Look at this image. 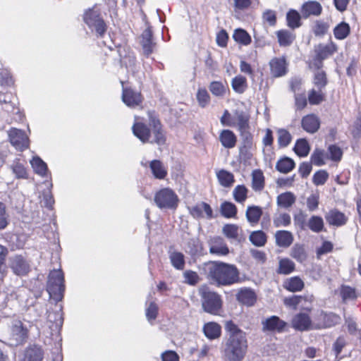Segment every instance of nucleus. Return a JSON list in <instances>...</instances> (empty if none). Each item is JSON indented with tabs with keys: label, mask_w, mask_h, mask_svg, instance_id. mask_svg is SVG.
Returning a JSON list of instances; mask_svg holds the SVG:
<instances>
[{
	"label": "nucleus",
	"mask_w": 361,
	"mask_h": 361,
	"mask_svg": "<svg viewBox=\"0 0 361 361\" xmlns=\"http://www.w3.org/2000/svg\"><path fill=\"white\" fill-rule=\"evenodd\" d=\"M228 338L222 347V357L225 361H242L247 350L246 334L232 321L225 324Z\"/></svg>",
	"instance_id": "1"
},
{
	"label": "nucleus",
	"mask_w": 361,
	"mask_h": 361,
	"mask_svg": "<svg viewBox=\"0 0 361 361\" xmlns=\"http://www.w3.org/2000/svg\"><path fill=\"white\" fill-rule=\"evenodd\" d=\"M204 271L208 280L216 286H228L240 281L239 271L233 264L211 261L206 263Z\"/></svg>",
	"instance_id": "2"
},
{
	"label": "nucleus",
	"mask_w": 361,
	"mask_h": 361,
	"mask_svg": "<svg viewBox=\"0 0 361 361\" xmlns=\"http://www.w3.org/2000/svg\"><path fill=\"white\" fill-rule=\"evenodd\" d=\"M149 126L152 128V133L151 130L145 123L137 122L132 127L133 133L143 143L148 142L159 145H164L166 137L160 121L154 117H151Z\"/></svg>",
	"instance_id": "3"
},
{
	"label": "nucleus",
	"mask_w": 361,
	"mask_h": 361,
	"mask_svg": "<svg viewBox=\"0 0 361 361\" xmlns=\"http://www.w3.org/2000/svg\"><path fill=\"white\" fill-rule=\"evenodd\" d=\"M199 294L204 311L213 315L219 314L223 303L221 295L211 290L207 286H202L200 288Z\"/></svg>",
	"instance_id": "4"
},
{
	"label": "nucleus",
	"mask_w": 361,
	"mask_h": 361,
	"mask_svg": "<svg viewBox=\"0 0 361 361\" xmlns=\"http://www.w3.org/2000/svg\"><path fill=\"white\" fill-rule=\"evenodd\" d=\"M47 291L51 298L60 301L63 297L65 291L64 276L61 269L51 271L48 276Z\"/></svg>",
	"instance_id": "5"
},
{
	"label": "nucleus",
	"mask_w": 361,
	"mask_h": 361,
	"mask_svg": "<svg viewBox=\"0 0 361 361\" xmlns=\"http://www.w3.org/2000/svg\"><path fill=\"white\" fill-rule=\"evenodd\" d=\"M85 23L92 30H94L98 37H102L106 31V25L98 10L94 8L86 10L83 14Z\"/></svg>",
	"instance_id": "6"
},
{
	"label": "nucleus",
	"mask_w": 361,
	"mask_h": 361,
	"mask_svg": "<svg viewBox=\"0 0 361 361\" xmlns=\"http://www.w3.org/2000/svg\"><path fill=\"white\" fill-rule=\"evenodd\" d=\"M8 267L18 276H27L31 271L30 261L23 255H13L8 259Z\"/></svg>",
	"instance_id": "7"
},
{
	"label": "nucleus",
	"mask_w": 361,
	"mask_h": 361,
	"mask_svg": "<svg viewBox=\"0 0 361 361\" xmlns=\"http://www.w3.org/2000/svg\"><path fill=\"white\" fill-rule=\"evenodd\" d=\"M154 200L160 209H174L178 203L177 195L170 188H164L158 191Z\"/></svg>",
	"instance_id": "8"
},
{
	"label": "nucleus",
	"mask_w": 361,
	"mask_h": 361,
	"mask_svg": "<svg viewBox=\"0 0 361 361\" xmlns=\"http://www.w3.org/2000/svg\"><path fill=\"white\" fill-rule=\"evenodd\" d=\"M28 326L20 320L13 322L8 340L11 345H18L24 343L28 337Z\"/></svg>",
	"instance_id": "9"
},
{
	"label": "nucleus",
	"mask_w": 361,
	"mask_h": 361,
	"mask_svg": "<svg viewBox=\"0 0 361 361\" xmlns=\"http://www.w3.org/2000/svg\"><path fill=\"white\" fill-rule=\"evenodd\" d=\"M336 51L337 46L333 42H330L327 44H318L314 48L315 56L312 63V67L315 69L322 68L323 61L331 56Z\"/></svg>",
	"instance_id": "10"
},
{
	"label": "nucleus",
	"mask_w": 361,
	"mask_h": 361,
	"mask_svg": "<svg viewBox=\"0 0 361 361\" xmlns=\"http://www.w3.org/2000/svg\"><path fill=\"white\" fill-rule=\"evenodd\" d=\"M8 137L11 145L20 151H23L29 146L28 137L21 130L16 128L11 129L8 132Z\"/></svg>",
	"instance_id": "11"
},
{
	"label": "nucleus",
	"mask_w": 361,
	"mask_h": 361,
	"mask_svg": "<svg viewBox=\"0 0 361 361\" xmlns=\"http://www.w3.org/2000/svg\"><path fill=\"white\" fill-rule=\"evenodd\" d=\"M209 252L211 255L217 257L226 256L229 253V248L224 240L219 236L211 237L207 241Z\"/></svg>",
	"instance_id": "12"
},
{
	"label": "nucleus",
	"mask_w": 361,
	"mask_h": 361,
	"mask_svg": "<svg viewBox=\"0 0 361 361\" xmlns=\"http://www.w3.org/2000/svg\"><path fill=\"white\" fill-rule=\"evenodd\" d=\"M317 320L314 328L320 329L331 327L339 323L340 317L334 313H326L323 311L319 312L317 315Z\"/></svg>",
	"instance_id": "13"
},
{
	"label": "nucleus",
	"mask_w": 361,
	"mask_h": 361,
	"mask_svg": "<svg viewBox=\"0 0 361 361\" xmlns=\"http://www.w3.org/2000/svg\"><path fill=\"white\" fill-rule=\"evenodd\" d=\"M122 100L128 106L135 108L142 104V97L137 91L123 87Z\"/></svg>",
	"instance_id": "14"
},
{
	"label": "nucleus",
	"mask_w": 361,
	"mask_h": 361,
	"mask_svg": "<svg viewBox=\"0 0 361 361\" xmlns=\"http://www.w3.org/2000/svg\"><path fill=\"white\" fill-rule=\"evenodd\" d=\"M314 324L315 322H312L309 315L305 313L297 314L292 320L293 327L301 331L315 329L314 328Z\"/></svg>",
	"instance_id": "15"
},
{
	"label": "nucleus",
	"mask_w": 361,
	"mask_h": 361,
	"mask_svg": "<svg viewBox=\"0 0 361 361\" xmlns=\"http://www.w3.org/2000/svg\"><path fill=\"white\" fill-rule=\"evenodd\" d=\"M140 44L142 52L146 56H149L156 47V43L152 38V32L150 27H147L140 36Z\"/></svg>",
	"instance_id": "16"
},
{
	"label": "nucleus",
	"mask_w": 361,
	"mask_h": 361,
	"mask_svg": "<svg viewBox=\"0 0 361 361\" xmlns=\"http://www.w3.org/2000/svg\"><path fill=\"white\" fill-rule=\"evenodd\" d=\"M302 129L308 133L313 134L318 131L320 127L319 118L313 114L306 115L301 120Z\"/></svg>",
	"instance_id": "17"
},
{
	"label": "nucleus",
	"mask_w": 361,
	"mask_h": 361,
	"mask_svg": "<svg viewBox=\"0 0 361 361\" xmlns=\"http://www.w3.org/2000/svg\"><path fill=\"white\" fill-rule=\"evenodd\" d=\"M326 222L336 227L345 225L348 221L345 214L336 209H331L325 214Z\"/></svg>",
	"instance_id": "18"
},
{
	"label": "nucleus",
	"mask_w": 361,
	"mask_h": 361,
	"mask_svg": "<svg viewBox=\"0 0 361 361\" xmlns=\"http://www.w3.org/2000/svg\"><path fill=\"white\" fill-rule=\"evenodd\" d=\"M264 331L281 332L286 326V322L277 316H271L262 322Z\"/></svg>",
	"instance_id": "19"
},
{
	"label": "nucleus",
	"mask_w": 361,
	"mask_h": 361,
	"mask_svg": "<svg viewBox=\"0 0 361 361\" xmlns=\"http://www.w3.org/2000/svg\"><path fill=\"white\" fill-rule=\"evenodd\" d=\"M190 214L196 219L203 217V212L207 219L212 218L213 212L211 207L206 202H202L195 206L188 207Z\"/></svg>",
	"instance_id": "20"
},
{
	"label": "nucleus",
	"mask_w": 361,
	"mask_h": 361,
	"mask_svg": "<svg viewBox=\"0 0 361 361\" xmlns=\"http://www.w3.org/2000/svg\"><path fill=\"white\" fill-rule=\"evenodd\" d=\"M271 73L274 77H281L286 73L285 58H274L269 61Z\"/></svg>",
	"instance_id": "21"
},
{
	"label": "nucleus",
	"mask_w": 361,
	"mask_h": 361,
	"mask_svg": "<svg viewBox=\"0 0 361 361\" xmlns=\"http://www.w3.org/2000/svg\"><path fill=\"white\" fill-rule=\"evenodd\" d=\"M236 298L239 302L247 305L252 306L256 302L257 296L255 293L250 288H244L239 290Z\"/></svg>",
	"instance_id": "22"
},
{
	"label": "nucleus",
	"mask_w": 361,
	"mask_h": 361,
	"mask_svg": "<svg viewBox=\"0 0 361 361\" xmlns=\"http://www.w3.org/2000/svg\"><path fill=\"white\" fill-rule=\"evenodd\" d=\"M322 7L321 4L315 1H310L305 2L301 10V13L303 18H307L310 16H318L321 14Z\"/></svg>",
	"instance_id": "23"
},
{
	"label": "nucleus",
	"mask_w": 361,
	"mask_h": 361,
	"mask_svg": "<svg viewBox=\"0 0 361 361\" xmlns=\"http://www.w3.org/2000/svg\"><path fill=\"white\" fill-rule=\"evenodd\" d=\"M149 167L156 179L162 180L167 176V169L160 160L154 159L149 161Z\"/></svg>",
	"instance_id": "24"
},
{
	"label": "nucleus",
	"mask_w": 361,
	"mask_h": 361,
	"mask_svg": "<svg viewBox=\"0 0 361 361\" xmlns=\"http://www.w3.org/2000/svg\"><path fill=\"white\" fill-rule=\"evenodd\" d=\"M204 336L209 340L219 338L221 333V327L216 322H208L203 326Z\"/></svg>",
	"instance_id": "25"
},
{
	"label": "nucleus",
	"mask_w": 361,
	"mask_h": 361,
	"mask_svg": "<svg viewBox=\"0 0 361 361\" xmlns=\"http://www.w3.org/2000/svg\"><path fill=\"white\" fill-rule=\"evenodd\" d=\"M276 243L282 247H289L293 241V235L288 231H278L275 233Z\"/></svg>",
	"instance_id": "26"
},
{
	"label": "nucleus",
	"mask_w": 361,
	"mask_h": 361,
	"mask_svg": "<svg viewBox=\"0 0 361 361\" xmlns=\"http://www.w3.org/2000/svg\"><path fill=\"white\" fill-rule=\"evenodd\" d=\"M219 140L225 148L231 149L235 146L237 137L233 131L223 130L220 133Z\"/></svg>",
	"instance_id": "27"
},
{
	"label": "nucleus",
	"mask_w": 361,
	"mask_h": 361,
	"mask_svg": "<svg viewBox=\"0 0 361 361\" xmlns=\"http://www.w3.org/2000/svg\"><path fill=\"white\" fill-rule=\"evenodd\" d=\"M43 352L40 347L32 345L25 351L23 361H42Z\"/></svg>",
	"instance_id": "28"
},
{
	"label": "nucleus",
	"mask_w": 361,
	"mask_h": 361,
	"mask_svg": "<svg viewBox=\"0 0 361 361\" xmlns=\"http://www.w3.org/2000/svg\"><path fill=\"white\" fill-rule=\"evenodd\" d=\"M169 258L171 265L177 270H183L185 267V256L184 255L176 250L169 251Z\"/></svg>",
	"instance_id": "29"
},
{
	"label": "nucleus",
	"mask_w": 361,
	"mask_h": 361,
	"mask_svg": "<svg viewBox=\"0 0 361 361\" xmlns=\"http://www.w3.org/2000/svg\"><path fill=\"white\" fill-rule=\"evenodd\" d=\"M262 214V208L258 206H249L246 210V218L252 225L257 224Z\"/></svg>",
	"instance_id": "30"
},
{
	"label": "nucleus",
	"mask_w": 361,
	"mask_h": 361,
	"mask_svg": "<svg viewBox=\"0 0 361 361\" xmlns=\"http://www.w3.org/2000/svg\"><path fill=\"white\" fill-rule=\"evenodd\" d=\"M249 129L250 128L238 130L243 143V146L240 149V153L241 154H247V150L252 147V135L250 133Z\"/></svg>",
	"instance_id": "31"
},
{
	"label": "nucleus",
	"mask_w": 361,
	"mask_h": 361,
	"mask_svg": "<svg viewBox=\"0 0 361 361\" xmlns=\"http://www.w3.org/2000/svg\"><path fill=\"white\" fill-rule=\"evenodd\" d=\"M231 87L235 92L243 94L247 88V79L241 75H236L231 80Z\"/></svg>",
	"instance_id": "32"
},
{
	"label": "nucleus",
	"mask_w": 361,
	"mask_h": 361,
	"mask_svg": "<svg viewBox=\"0 0 361 361\" xmlns=\"http://www.w3.org/2000/svg\"><path fill=\"white\" fill-rule=\"evenodd\" d=\"M277 204L284 209L290 207L295 202V197L290 192L280 194L277 197Z\"/></svg>",
	"instance_id": "33"
},
{
	"label": "nucleus",
	"mask_w": 361,
	"mask_h": 361,
	"mask_svg": "<svg viewBox=\"0 0 361 361\" xmlns=\"http://www.w3.org/2000/svg\"><path fill=\"white\" fill-rule=\"evenodd\" d=\"M278 42L280 46L287 47L290 45L295 38V35L288 30H281L276 32Z\"/></svg>",
	"instance_id": "34"
},
{
	"label": "nucleus",
	"mask_w": 361,
	"mask_h": 361,
	"mask_svg": "<svg viewBox=\"0 0 361 361\" xmlns=\"http://www.w3.org/2000/svg\"><path fill=\"white\" fill-rule=\"evenodd\" d=\"M216 177L219 183L226 188L231 186L235 180L233 173L224 169L216 172Z\"/></svg>",
	"instance_id": "35"
},
{
	"label": "nucleus",
	"mask_w": 361,
	"mask_h": 361,
	"mask_svg": "<svg viewBox=\"0 0 361 361\" xmlns=\"http://www.w3.org/2000/svg\"><path fill=\"white\" fill-rule=\"evenodd\" d=\"M30 164L34 171L41 176L47 175L48 169L47 164L39 157H35L30 161Z\"/></svg>",
	"instance_id": "36"
},
{
	"label": "nucleus",
	"mask_w": 361,
	"mask_h": 361,
	"mask_svg": "<svg viewBox=\"0 0 361 361\" xmlns=\"http://www.w3.org/2000/svg\"><path fill=\"white\" fill-rule=\"evenodd\" d=\"M277 142L279 147H286L292 140V135L285 128H279L276 130Z\"/></svg>",
	"instance_id": "37"
},
{
	"label": "nucleus",
	"mask_w": 361,
	"mask_h": 361,
	"mask_svg": "<svg viewBox=\"0 0 361 361\" xmlns=\"http://www.w3.org/2000/svg\"><path fill=\"white\" fill-rule=\"evenodd\" d=\"M235 117L236 120L235 124L238 130L250 128V116L247 114L243 111H235Z\"/></svg>",
	"instance_id": "38"
},
{
	"label": "nucleus",
	"mask_w": 361,
	"mask_h": 361,
	"mask_svg": "<svg viewBox=\"0 0 361 361\" xmlns=\"http://www.w3.org/2000/svg\"><path fill=\"white\" fill-rule=\"evenodd\" d=\"M295 167V162L288 157H284L279 160L276 164V169L281 173H288Z\"/></svg>",
	"instance_id": "39"
},
{
	"label": "nucleus",
	"mask_w": 361,
	"mask_h": 361,
	"mask_svg": "<svg viewBox=\"0 0 361 361\" xmlns=\"http://www.w3.org/2000/svg\"><path fill=\"white\" fill-rule=\"evenodd\" d=\"M233 38L237 43L245 46L250 44L251 42V37L250 35L245 30L241 28L235 30Z\"/></svg>",
	"instance_id": "40"
},
{
	"label": "nucleus",
	"mask_w": 361,
	"mask_h": 361,
	"mask_svg": "<svg viewBox=\"0 0 361 361\" xmlns=\"http://www.w3.org/2000/svg\"><path fill=\"white\" fill-rule=\"evenodd\" d=\"M252 188L255 191H260L264 188V179L260 170H255L252 174Z\"/></svg>",
	"instance_id": "41"
},
{
	"label": "nucleus",
	"mask_w": 361,
	"mask_h": 361,
	"mask_svg": "<svg viewBox=\"0 0 361 361\" xmlns=\"http://www.w3.org/2000/svg\"><path fill=\"white\" fill-rule=\"evenodd\" d=\"M301 16L295 10H290L286 14L287 24L292 29L298 28L301 25Z\"/></svg>",
	"instance_id": "42"
},
{
	"label": "nucleus",
	"mask_w": 361,
	"mask_h": 361,
	"mask_svg": "<svg viewBox=\"0 0 361 361\" xmlns=\"http://www.w3.org/2000/svg\"><path fill=\"white\" fill-rule=\"evenodd\" d=\"M250 242L257 247H262L267 243V235L262 231H256L249 236Z\"/></svg>",
	"instance_id": "43"
},
{
	"label": "nucleus",
	"mask_w": 361,
	"mask_h": 361,
	"mask_svg": "<svg viewBox=\"0 0 361 361\" xmlns=\"http://www.w3.org/2000/svg\"><path fill=\"white\" fill-rule=\"evenodd\" d=\"M307 226L312 231L319 233L324 230V224L321 216H312L310 218Z\"/></svg>",
	"instance_id": "44"
},
{
	"label": "nucleus",
	"mask_w": 361,
	"mask_h": 361,
	"mask_svg": "<svg viewBox=\"0 0 361 361\" xmlns=\"http://www.w3.org/2000/svg\"><path fill=\"white\" fill-rule=\"evenodd\" d=\"M314 85L318 90H322L327 84V78L326 73L319 69H316L313 80Z\"/></svg>",
	"instance_id": "45"
},
{
	"label": "nucleus",
	"mask_w": 361,
	"mask_h": 361,
	"mask_svg": "<svg viewBox=\"0 0 361 361\" xmlns=\"http://www.w3.org/2000/svg\"><path fill=\"white\" fill-rule=\"evenodd\" d=\"M329 29V25L328 23L317 20L314 22L312 27V32L316 37H323L326 35Z\"/></svg>",
	"instance_id": "46"
},
{
	"label": "nucleus",
	"mask_w": 361,
	"mask_h": 361,
	"mask_svg": "<svg viewBox=\"0 0 361 361\" xmlns=\"http://www.w3.org/2000/svg\"><path fill=\"white\" fill-rule=\"evenodd\" d=\"M310 146L305 139H299L297 140L294 147L295 152L300 157H306L310 152Z\"/></svg>",
	"instance_id": "47"
},
{
	"label": "nucleus",
	"mask_w": 361,
	"mask_h": 361,
	"mask_svg": "<svg viewBox=\"0 0 361 361\" xmlns=\"http://www.w3.org/2000/svg\"><path fill=\"white\" fill-rule=\"evenodd\" d=\"M291 218L287 213H280L274 216L273 219V224L275 227H286L290 224Z\"/></svg>",
	"instance_id": "48"
},
{
	"label": "nucleus",
	"mask_w": 361,
	"mask_h": 361,
	"mask_svg": "<svg viewBox=\"0 0 361 361\" xmlns=\"http://www.w3.org/2000/svg\"><path fill=\"white\" fill-rule=\"evenodd\" d=\"M350 27L346 23H341L334 30V34L336 39H343L349 35Z\"/></svg>",
	"instance_id": "49"
},
{
	"label": "nucleus",
	"mask_w": 361,
	"mask_h": 361,
	"mask_svg": "<svg viewBox=\"0 0 361 361\" xmlns=\"http://www.w3.org/2000/svg\"><path fill=\"white\" fill-rule=\"evenodd\" d=\"M221 214L226 218H232L236 215L237 209L234 204L229 202H224L221 205Z\"/></svg>",
	"instance_id": "50"
},
{
	"label": "nucleus",
	"mask_w": 361,
	"mask_h": 361,
	"mask_svg": "<svg viewBox=\"0 0 361 361\" xmlns=\"http://www.w3.org/2000/svg\"><path fill=\"white\" fill-rule=\"evenodd\" d=\"M303 287L304 283L298 277H292L285 285V288L291 292L300 291Z\"/></svg>",
	"instance_id": "51"
},
{
	"label": "nucleus",
	"mask_w": 361,
	"mask_h": 361,
	"mask_svg": "<svg viewBox=\"0 0 361 361\" xmlns=\"http://www.w3.org/2000/svg\"><path fill=\"white\" fill-rule=\"evenodd\" d=\"M247 191L248 190L245 185H237L233 191L234 200L240 203L245 202L247 197Z\"/></svg>",
	"instance_id": "52"
},
{
	"label": "nucleus",
	"mask_w": 361,
	"mask_h": 361,
	"mask_svg": "<svg viewBox=\"0 0 361 361\" xmlns=\"http://www.w3.org/2000/svg\"><path fill=\"white\" fill-rule=\"evenodd\" d=\"M295 269V264L289 259H282L279 261L278 272L282 274H289Z\"/></svg>",
	"instance_id": "53"
},
{
	"label": "nucleus",
	"mask_w": 361,
	"mask_h": 361,
	"mask_svg": "<svg viewBox=\"0 0 361 361\" xmlns=\"http://www.w3.org/2000/svg\"><path fill=\"white\" fill-rule=\"evenodd\" d=\"M13 174L17 178H27V173L24 165L19 161H14L11 166Z\"/></svg>",
	"instance_id": "54"
},
{
	"label": "nucleus",
	"mask_w": 361,
	"mask_h": 361,
	"mask_svg": "<svg viewBox=\"0 0 361 361\" xmlns=\"http://www.w3.org/2000/svg\"><path fill=\"white\" fill-rule=\"evenodd\" d=\"M209 88L212 94L216 97H223L226 93L225 86L219 81L212 82Z\"/></svg>",
	"instance_id": "55"
},
{
	"label": "nucleus",
	"mask_w": 361,
	"mask_h": 361,
	"mask_svg": "<svg viewBox=\"0 0 361 361\" xmlns=\"http://www.w3.org/2000/svg\"><path fill=\"white\" fill-rule=\"evenodd\" d=\"M291 256L299 262H303L307 259L305 248L302 245H295L292 248Z\"/></svg>",
	"instance_id": "56"
},
{
	"label": "nucleus",
	"mask_w": 361,
	"mask_h": 361,
	"mask_svg": "<svg viewBox=\"0 0 361 361\" xmlns=\"http://www.w3.org/2000/svg\"><path fill=\"white\" fill-rule=\"evenodd\" d=\"M238 226L235 224H226L223 227V233L230 239H237L238 237Z\"/></svg>",
	"instance_id": "57"
},
{
	"label": "nucleus",
	"mask_w": 361,
	"mask_h": 361,
	"mask_svg": "<svg viewBox=\"0 0 361 361\" xmlns=\"http://www.w3.org/2000/svg\"><path fill=\"white\" fill-rule=\"evenodd\" d=\"M158 314V306L153 302H151L148 307L146 308L145 314L147 321L152 324V322L156 319Z\"/></svg>",
	"instance_id": "58"
},
{
	"label": "nucleus",
	"mask_w": 361,
	"mask_h": 361,
	"mask_svg": "<svg viewBox=\"0 0 361 361\" xmlns=\"http://www.w3.org/2000/svg\"><path fill=\"white\" fill-rule=\"evenodd\" d=\"M308 99L311 104L315 105L320 104L324 99V97L322 90H318L317 91L312 89L309 93Z\"/></svg>",
	"instance_id": "59"
},
{
	"label": "nucleus",
	"mask_w": 361,
	"mask_h": 361,
	"mask_svg": "<svg viewBox=\"0 0 361 361\" xmlns=\"http://www.w3.org/2000/svg\"><path fill=\"white\" fill-rule=\"evenodd\" d=\"M197 99L202 107H205L209 103L210 97L206 89L198 90Z\"/></svg>",
	"instance_id": "60"
},
{
	"label": "nucleus",
	"mask_w": 361,
	"mask_h": 361,
	"mask_svg": "<svg viewBox=\"0 0 361 361\" xmlns=\"http://www.w3.org/2000/svg\"><path fill=\"white\" fill-rule=\"evenodd\" d=\"M329 174L326 171L319 170L314 174L312 180L316 185H322L326 183Z\"/></svg>",
	"instance_id": "61"
},
{
	"label": "nucleus",
	"mask_w": 361,
	"mask_h": 361,
	"mask_svg": "<svg viewBox=\"0 0 361 361\" xmlns=\"http://www.w3.org/2000/svg\"><path fill=\"white\" fill-rule=\"evenodd\" d=\"M183 277L185 279V282L186 283H188V284L192 285V286L197 284L200 279L197 274L195 271H190V270L185 271L183 273Z\"/></svg>",
	"instance_id": "62"
},
{
	"label": "nucleus",
	"mask_w": 361,
	"mask_h": 361,
	"mask_svg": "<svg viewBox=\"0 0 361 361\" xmlns=\"http://www.w3.org/2000/svg\"><path fill=\"white\" fill-rule=\"evenodd\" d=\"M324 156L323 150L316 149L311 156V161L316 166H322L324 164Z\"/></svg>",
	"instance_id": "63"
},
{
	"label": "nucleus",
	"mask_w": 361,
	"mask_h": 361,
	"mask_svg": "<svg viewBox=\"0 0 361 361\" xmlns=\"http://www.w3.org/2000/svg\"><path fill=\"white\" fill-rule=\"evenodd\" d=\"M341 295L344 301L353 300L356 298L355 290L350 286H345L341 287Z\"/></svg>",
	"instance_id": "64"
}]
</instances>
